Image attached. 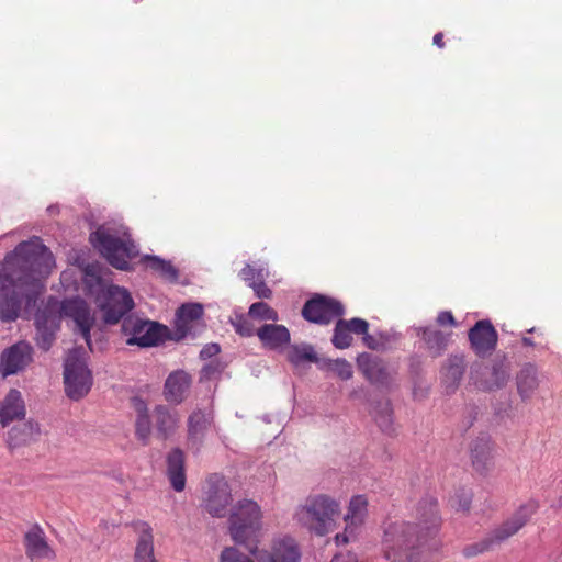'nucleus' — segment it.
I'll return each instance as SVG.
<instances>
[{
  "label": "nucleus",
  "instance_id": "nucleus-1",
  "mask_svg": "<svg viewBox=\"0 0 562 562\" xmlns=\"http://www.w3.org/2000/svg\"><path fill=\"white\" fill-rule=\"evenodd\" d=\"M54 257L38 237L20 243L0 262V321L14 322L22 305H35L42 290L41 279L47 277Z\"/></svg>",
  "mask_w": 562,
  "mask_h": 562
},
{
  "label": "nucleus",
  "instance_id": "nucleus-2",
  "mask_svg": "<svg viewBox=\"0 0 562 562\" xmlns=\"http://www.w3.org/2000/svg\"><path fill=\"white\" fill-rule=\"evenodd\" d=\"M441 526L438 502L431 496L422 498L415 510V521L390 522L383 532L382 554L390 562H427L426 547Z\"/></svg>",
  "mask_w": 562,
  "mask_h": 562
},
{
  "label": "nucleus",
  "instance_id": "nucleus-3",
  "mask_svg": "<svg viewBox=\"0 0 562 562\" xmlns=\"http://www.w3.org/2000/svg\"><path fill=\"white\" fill-rule=\"evenodd\" d=\"M105 324L114 325L122 319V333L127 336L126 344L139 347L157 346L164 340L166 327L156 322L144 321L127 315L134 302L127 290L119 285H109L104 301L99 304Z\"/></svg>",
  "mask_w": 562,
  "mask_h": 562
},
{
  "label": "nucleus",
  "instance_id": "nucleus-4",
  "mask_svg": "<svg viewBox=\"0 0 562 562\" xmlns=\"http://www.w3.org/2000/svg\"><path fill=\"white\" fill-rule=\"evenodd\" d=\"M262 513L252 499H240L231 509L229 535L235 543L245 546L255 555L258 550L257 535L261 528Z\"/></svg>",
  "mask_w": 562,
  "mask_h": 562
},
{
  "label": "nucleus",
  "instance_id": "nucleus-5",
  "mask_svg": "<svg viewBox=\"0 0 562 562\" xmlns=\"http://www.w3.org/2000/svg\"><path fill=\"white\" fill-rule=\"evenodd\" d=\"M339 503L325 494L310 495L294 514L296 521L317 536H326L335 526Z\"/></svg>",
  "mask_w": 562,
  "mask_h": 562
},
{
  "label": "nucleus",
  "instance_id": "nucleus-6",
  "mask_svg": "<svg viewBox=\"0 0 562 562\" xmlns=\"http://www.w3.org/2000/svg\"><path fill=\"white\" fill-rule=\"evenodd\" d=\"M538 507V502L535 499H530L522 504L510 518L494 528L483 539L467 544L462 549L463 555L465 558H473L493 550L495 547L516 535L528 522L531 516L537 512Z\"/></svg>",
  "mask_w": 562,
  "mask_h": 562
},
{
  "label": "nucleus",
  "instance_id": "nucleus-7",
  "mask_svg": "<svg viewBox=\"0 0 562 562\" xmlns=\"http://www.w3.org/2000/svg\"><path fill=\"white\" fill-rule=\"evenodd\" d=\"M89 239L106 261L119 270H130V260L138 254L136 245L131 239H122L104 227L92 232Z\"/></svg>",
  "mask_w": 562,
  "mask_h": 562
},
{
  "label": "nucleus",
  "instance_id": "nucleus-8",
  "mask_svg": "<svg viewBox=\"0 0 562 562\" xmlns=\"http://www.w3.org/2000/svg\"><path fill=\"white\" fill-rule=\"evenodd\" d=\"M64 384L66 395L74 401L86 396L92 386V374L77 350L67 356L64 363Z\"/></svg>",
  "mask_w": 562,
  "mask_h": 562
},
{
  "label": "nucleus",
  "instance_id": "nucleus-9",
  "mask_svg": "<svg viewBox=\"0 0 562 562\" xmlns=\"http://www.w3.org/2000/svg\"><path fill=\"white\" fill-rule=\"evenodd\" d=\"M202 316V304H182L176 312L173 339L179 341L186 338L195 339L198 336H200L205 329V323Z\"/></svg>",
  "mask_w": 562,
  "mask_h": 562
},
{
  "label": "nucleus",
  "instance_id": "nucleus-10",
  "mask_svg": "<svg viewBox=\"0 0 562 562\" xmlns=\"http://www.w3.org/2000/svg\"><path fill=\"white\" fill-rule=\"evenodd\" d=\"M344 314L345 307L341 302L322 294H315L307 300L302 308L304 319L318 325H328Z\"/></svg>",
  "mask_w": 562,
  "mask_h": 562
},
{
  "label": "nucleus",
  "instance_id": "nucleus-11",
  "mask_svg": "<svg viewBox=\"0 0 562 562\" xmlns=\"http://www.w3.org/2000/svg\"><path fill=\"white\" fill-rule=\"evenodd\" d=\"M207 490L205 492L204 507L212 516L223 518L228 513L231 505L232 488L224 476L214 473L207 477Z\"/></svg>",
  "mask_w": 562,
  "mask_h": 562
},
{
  "label": "nucleus",
  "instance_id": "nucleus-12",
  "mask_svg": "<svg viewBox=\"0 0 562 562\" xmlns=\"http://www.w3.org/2000/svg\"><path fill=\"white\" fill-rule=\"evenodd\" d=\"M60 316L72 319L77 330L80 333L85 341L91 347V328L95 323L94 316L88 303L79 296L66 299L59 302Z\"/></svg>",
  "mask_w": 562,
  "mask_h": 562
},
{
  "label": "nucleus",
  "instance_id": "nucleus-13",
  "mask_svg": "<svg viewBox=\"0 0 562 562\" xmlns=\"http://www.w3.org/2000/svg\"><path fill=\"white\" fill-rule=\"evenodd\" d=\"M214 423V413L210 407L195 408L187 420V446L198 454L203 446L205 435Z\"/></svg>",
  "mask_w": 562,
  "mask_h": 562
},
{
  "label": "nucleus",
  "instance_id": "nucleus-14",
  "mask_svg": "<svg viewBox=\"0 0 562 562\" xmlns=\"http://www.w3.org/2000/svg\"><path fill=\"white\" fill-rule=\"evenodd\" d=\"M33 361V347L24 341H18L5 348L0 355V373L2 376L18 374L24 371Z\"/></svg>",
  "mask_w": 562,
  "mask_h": 562
},
{
  "label": "nucleus",
  "instance_id": "nucleus-15",
  "mask_svg": "<svg viewBox=\"0 0 562 562\" xmlns=\"http://www.w3.org/2000/svg\"><path fill=\"white\" fill-rule=\"evenodd\" d=\"M468 338L473 352L486 358L496 349L498 334L490 319H481L469 329Z\"/></svg>",
  "mask_w": 562,
  "mask_h": 562
},
{
  "label": "nucleus",
  "instance_id": "nucleus-16",
  "mask_svg": "<svg viewBox=\"0 0 562 562\" xmlns=\"http://www.w3.org/2000/svg\"><path fill=\"white\" fill-rule=\"evenodd\" d=\"M357 366L371 384L386 389L391 387L396 371L390 370L381 358L362 352L357 357Z\"/></svg>",
  "mask_w": 562,
  "mask_h": 562
},
{
  "label": "nucleus",
  "instance_id": "nucleus-17",
  "mask_svg": "<svg viewBox=\"0 0 562 562\" xmlns=\"http://www.w3.org/2000/svg\"><path fill=\"white\" fill-rule=\"evenodd\" d=\"M368 501L363 495L353 496L350 499L348 512L345 516L346 527L344 532L337 533L335 537L337 544H346L353 539L358 529L364 522L367 517Z\"/></svg>",
  "mask_w": 562,
  "mask_h": 562
},
{
  "label": "nucleus",
  "instance_id": "nucleus-18",
  "mask_svg": "<svg viewBox=\"0 0 562 562\" xmlns=\"http://www.w3.org/2000/svg\"><path fill=\"white\" fill-rule=\"evenodd\" d=\"M467 370V360L463 352L451 353L440 368V382L446 393H454L461 384Z\"/></svg>",
  "mask_w": 562,
  "mask_h": 562
},
{
  "label": "nucleus",
  "instance_id": "nucleus-19",
  "mask_svg": "<svg viewBox=\"0 0 562 562\" xmlns=\"http://www.w3.org/2000/svg\"><path fill=\"white\" fill-rule=\"evenodd\" d=\"M369 330V323L359 317L351 319L339 318L334 327L331 344L337 349H346L352 345L353 338L351 334H364Z\"/></svg>",
  "mask_w": 562,
  "mask_h": 562
},
{
  "label": "nucleus",
  "instance_id": "nucleus-20",
  "mask_svg": "<svg viewBox=\"0 0 562 562\" xmlns=\"http://www.w3.org/2000/svg\"><path fill=\"white\" fill-rule=\"evenodd\" d=\"M25 553L29 559L54 560L55 551L49 547L43 528L35 524L24 535Z\"/></svg>",
  "mask_w": 562,
  "mask_h": 562
},
{
  "label": "nucleus",
  "instance_id": "nucleus-21",
  "mask_svg": "<svg viewBox=\"0 0 562 562\" xmlns=\"http://www.w3.org/2000/svg\"><path fill=\"white\" fill-rule=\"evenodd\" d=\"M261 345L269 350H282L290 344L291 334L284 325L265 324L256 331Z\"/></svg>",
  "mask_w": 562,
  "mask_h": 562
},
{
  "label": "nucleus",
  "instance_id": "nucleus-22",
  "mask_svg": "<svg viewBox=\"0 0 562 562\" xmlns=\"http://www.w3.org/2000/svg\"><path fill=\"white\" fill-rule=\"evenodd\" d=\"M493 443L488 435H481L472 441L470 456L474 470L480 474H486L492 465Z\"/></svg>",
  "mask_w": 562,
  "mask_h": 562
},
{
  "label": "nucleus",
  "instance_id": "nucleus-23",
  "mask_svg": "<svg viewBox=\"0 0 562 562\" xmlns=\"http://www.w3.org/2000/svg\"><path fill=\"white\" fill-rule=\"evenodd\" d=\"M25 403L20 391L11 389L0 404V425L9 426L13 420L25 417Z\"/></svg>",
  "mask_w": 562,
  "mask_h": 562
},
{
  "label": "nucleus",
  "instance_id": "nucleus-24",
  "mask_svg": "<svg viewBox=\"0 0 562 562\" xmlns=\"http://www.w3.org/2000/svg\"><path fill=\"white\" fill-rule=\"evenodd\" d=\"M135 532L138 535L134 562H159L154 552L153 529L146 521L134 524Z\"/></svg>",
  "mask_w": 562,
  "mask_h": 562
},
{
  "label": "nucleus",
  "instance_id": "nucleus-25",
  "mask_svg": "<svg viewBox=\"0 0 562 562\" xmlns=\"http://www.w3.org/2000/svg\"><path fill=\"white\" fill-rule=\"evenodd\" d=\"M418 336L424 341L429 357L436 359L447 350L452 333H445L434 327H423L418 330Z\"/></svg>",
  "mask_w": 562,
  "mask_h": 562
},
{
  "label": "nucleus",
  "instance_id": "nucleus-26",
  "mask_svg": "<svg viewBox=\"0 0 562 562\" xmlns=\"http://www.w3.org/2000/svg\"><path fill=\"white\" fill-rule=\"evenodd\" d=\"M167 476L172 488L181 492L186 487L184 453L180 448H173L167 454Z\"/></svg>",
  "mask_w": 562,
  "mask_h": 562
},
{
  "label": "nucleus",
  "instance_id": "nucleus-27",
  "mask_svg": "<svg viewBox=\"0 0 562 562\" xmlns=\"http://www.w3.org/2000/svg\"><path fill=\"white\" fill-rule=\"evenodd\" d=\"M302 553L296 541L288 536L273 540L269 562H301Z\"/></svg>",
  "mask_w": 562,
  "mask_h": 562
},
{
  "label": "nucleus",
  "instance_id": "nucleus-28",
  "mask_svg": "<svg viewBox=\"0 0 562 562\" xmlns=\"http://www.w3.org/2000/svg\"><path fill=\"white\" fill-rule=\"evenodd\" d=\"M131 404L136 413L135 436L143 446H147L150 441L153 416L148 413L146 402L139 396L132 397Z\"/></svg>",
  "mask_w": 562,
  "mask_h": 562
},
{
  "label": "nucleus",
  "instance_id": "nucleus-29",
  "mask_svg": "<svg viewBox=\"0 0 562 562\" xmlns=\"http://www.w3.org/2000/svg\"><path fill=\"white\" fill-rule=\"evenodd\" d=\"M191 385V376L183 370L170 373L165 382V397L168 402L180 404Z\"/></svg>",
  "mask_w": 562,
  "mask_h": 562
},
{
  "label": "nucleus",
  "instance_id": "nucleus-30",
  "mask_svg": "<svg viewBox=\"0 0 562 562\" xmlns=\"http://www.w3.org/2000/svg\"><path fill=\"white\" fill-rule=\"evenodd\" d=\"M153 418L156 428V435L159 439L166 440L170 438L179 423L178 415L165 405H157L153 411Z\"/></svg>",
  "mask_w": 562,
  "mask_h": 562
},
{
  "label": "nucleus",
  "instance_id": "nucleus-31",
  "mask_svg": "<svg viewBox=\"0 0 562 562\" xmlns=\"http://www.w3.org/2000/svg\"><path fill=\"white\" fill-rule=\"evenodd\" d=\"M60 322L61 316L59 301L55 297H49L46 304L36 312L35 326H44L58 331L60 328Z\"/></svg>",
  "mask_w": 562,
  "mask_h": 562
},
{
  "label": "nucleus",
  "instance_id": "nucleus-32",
  "mask_svg": "<svg viewBox=\"0 0 562 562\" xmlns=\"http://www.w3.org/2000/svg\"><path fill=\"white\" fill-rule=\"evenodd\" d=\"M517 391L525 401L530 398L539 386L538 370L535 364L526 363L516 378Z\"/></svg>",
  "mask_w": 562,
  "mask_h": 562
},
{
  "label": "nucleus",
  "instance_id": "nucleus-33",
  "mask_svg": "<svg viewBox=\"0 0 562 562\" xmlns=\"http://www.w3.org/2000/svg\"><path fill=\"white\" fill-rule=\"evenodd\" d=\"M40 435V426L37 423L27 422L19 427H13L9 431V441L13 447L26 445L36 439Z\"/></svg>",
  "mask_w": 562,
  "mask_h": 562
},
{
  "label": "nucleus",
  "instance_id": "nucleus-34",
  "mask_svg": "<svg viewBox=\"0 0 562 562\" xmlns=\"http://www.w3.org/2000/svg\"><path fill=\"white\" fill-rule=\"evenodd\" d=\"M143 260L147 267L156 272L159 277L170 282H176L179 278L178 269L168 260L158 256H145Z\"/></svg>",
  "mask_w": 562,
  "mask_h": 562
},
{
  "label": "nucleus",
  "instance_id": "nucleus-35",
  "mask_svg": "<svg viewBox=\"0 0 562 562\" xmlns=\"http://www.w3.org/2000/svg\"><path fill=\"white\" fill-rule=\"evenodd\" d=\"M286 359L291 364L299 367L304 362L317 360V353L312 345L302 342L290 347Z\"/></svg>",
  "mask_w": 562,
  "mask_h": 562
},
{
  "label": "nucleus",
  "instance_id": "nucleus-36",
  "mask_svg": "<svg viewBox=\"0 0 562 562\" xmlns=\"http://www.w3.org/2000/svg\"><path fill=\"white\" fill-rule=\"evenodd\" d=\"M248 316L259 321H279V314L265 302L252 303L248 310Z\"/></svg>",
  "mask_w": 562,
  "mask_h": 562
},
{
  "label": "nucleus",
  "instance_id": "nucleus-37",
  "mask_svg": "<svg viewBox=\"0 0 562 562\" xmlns=\"http://www.w3.org/2000/svg\"><path fill=\"white\" fill-rule=\"evenodd\" d=\"M83 282L90 292H93L102 284L100 267L97 263H88L83 268Z\"/></svg>",
  "mask_w": 562,
  "mask_h": 562
},
{
  "label": "nucleus",
  "instance_id": "nucleus-38",
  "mask_svg": "<svg viewBox=\"0 0 562 562\" xmlns=\"http://www.w3.org/2000/svg\"><path fill=\"white\" fill-rule=\"evenodd\" d=\"M231 324L235 331L243 337H251L257 331L249 316L243 314L235 315V317L231 319Z\"/></svg>",
  "mask_w": 562,
  "mask_h": 562
},
{
  "label": "nucleus",
  "instance_id": "nucleus-39",
  "mask_svg": "<svg viewBox=\"0 0 562 562\" xmlns=\"http://www.w3.org/2000/svg\"><path fill=\"white\" fill-rule=\"evenodd\" d=\"M375 422L382 431L390 434L392 431V407L390 402L380 405L375 413Z\"/></svg>",
  "mask_w": 562,
  "mask_h": 562
},
{
  "label": "nucleus",
  "instance_id": "nucleus-40",
  "mask_svg": "<svg viewBox=\"0 0 562 562\" xmlns=\"http://www.w3.org/2000/svg\"><path fill=\"white\" fill-rule=\"evenodd\" d=\"M35 341L37 347L43 351H48L56 339L57 331L46 328L44 326H35Z\"/></svg>",
  "mask_w": 562,
  "mask_h": 562
},
{
  "label": "nucleus",
  "instance_id": "nucleus-41",
  "mask_svg": "<svg viewBox=\"0 0 562 562\" xmlns=\"http://www.w3.org/2000/svg\"><path fill=\"white\" fill-rule=\"evenodd\" d=\"M224 369L225 364L222 361L217 359L212 360L202 367L200 372V380L210 381L213 379H217L222 374Z\"/></svg>",
  "mask_w": 562,
  "mask_h": 562
},
{
  "label": "nucleus",
  "instance_id": "nucleus-42",
  "mask_svg": "<svg viewBox=\"0 0 562 562\" xmlns=\"http://www.w3.org/2000/svg\"><path fill=\"white\" fill-rule=\"evenodd\" d=\"M509 379V372L503 363H495L492 367V382L490 389H501L505 386Z\"/></svg>",
  "mask_w": 562,
  "mask_h": 562
},
{
  "label": "nucleus",
  "instance_id": "nucleus-43",
  "mask_svg": "<svg viewBox=\"0 0 562 562\" xmlns=\"http://www.w3.org/2000/svg\"><path fill=\"white\" fill-rule=\"evenodd\" d=\"M220 562H255L249 555L235 547H226L220 554Z\"/></svg>",
  "mask_w": 562,
  "mask_h": 562
},
{
  "label": "nucleus",
  "instance_id": "nucleus-44",
  "mask_svg": "<svg viewBox=\"0 0 562 562\" xmlns=\"http://www.w3.org/2000/svg\"><path fill=\"white\" fill-rule=\"evenodd\" d=\"M331 372L336 373L341 380H349L353 374L351 364L344 358L334 360Z\"/></svg>",
  "mask_w": 562,
  "mask_h": 562
},
{
  "label": "nucleus",
  "instance_id": "nucleus-45",
  "mask_svg": "<svg viewBox=\"0 0 562 562\" xmlns=\"http://www.w3.org/2000/svg\"><path fill=\"white\" fill-rule=\"evenodd\" d=\"M453 499L458 509L467 512L470 509L472 503V493L470 491H465L464 488L459 490L456 492Z\"/></svg>",
  "mask_w": 562,
  "mask_h": 562
},
{
  "label": "nucleus",
  "instance_id": "nucleus-46",
  "mask_svg": "<svg viewBox=\"0 0 562 562\" xmlns=\"http://www.w3.org/2000/svg\"><path fill=\"white\" fill-rule=\"evenodd\" d=\"M249 286L259 299H270L272 295L271 289L265 283V281H252L249 283Z\"/></svg>",
  "mask_w": 562,
  "mask_h": 562
},
{
  "label": "nucleus",
  "instance_id": "nucleus-47",
  "mask_svg": "<svg viewBox=\"0 0 562 562\" xmlns=\"http://www.w3.org/2000/svg\"><path fill=\"white\" fill-rule=\"evenodd\" d=\"M221 351V347L216 342L206 344L200 351V358L202 360H207L216 355H218Z\"/></svg>",
  "mask_w": 562,
  "mask_h": 562
},
{
  "label": "nucleus",
  "instance_id": "nucleus-48",
  "mask_svg": "<svg viewBox=\"0 0 562 562\" xmlns=\"http://www.w3.org/2000/svg\"><path fill=\"white\" fill-rule=\"evenodd\" d=\"M361 335L363 344L371 350H378L384 346V341L379 340L375 336L370 335L368 331Z\"/></svg>",
  "mask_w": 562,
  "mask_h": 562
},
{
  "label": "nucleus",
  "instance_id": "nucleus-49",
  "mask_svg": "<svg viewBox=\"0 0 562 562\" xmlns=\"http://www.w3.org/2000/svg\"><path fill=\"white\" fill-rule=\"evenodd\" d=\"M436 321H437L438 325H440V326H451V327H456L457 326V322H456L452 313L449 312V311L440 312L437 315V319Z\"/></svg>",
  "mask_w": 562,
  "mask_h": 562
},
{
  "label": "nucleus",
  "instance_id": "nucleus-50",
  "mask_svg": "<svg viewBox=\"0 0 562 562\" xmlns=\"http://www.w3.org/2000/svg\"><path fill=\"white\" fill-rule=\"evenodd\" d=\"M240 276L245 281H249V283H250V282L255 281V277L257 276V270L254 267H251L250 265H246L241 269Z\"/></svg>",
  "mask_w": 562,
  "mask_h": 562
},
{
  "label": "nucleus",
  "instance_id": "nucleus-51",
  "mask_svg": "<svg viewBox=\"0 0 562 562\" xmlns=\"http://www.w3.org/2000/svg\"><path fill=\"white\" fill-rule=\"evenodd\" d=\"M318 366L321 370L331 371L334 367V360L329 358H318L317 360L313 361Z\"/></svg>",
  "mask_w": 562,
  "mask_h": 562
},
{
  "label": "nucleus",
  "instance_id": "nucleus-52",
  "mask_svg": "<svg viewBox=\"0 0 562 562\" xmlns=\"http://www.w3.org/2000/svg\"><path fill=\"white\" fill-rule=\"evenodd\" d=\"M330 562H358L356 554L353 553H345V554H336Z\"/></svg>",
  "mask_w": 562,
  "mask_h": 562
},
{
  "label": "nucleus",
  "instance_id": "nucleus-53",
  "mask_svg": "<svg viewBox=\"0 0 562 562\" xmlns=\"http://www.w3.org/2000/svg\"><path fill=\"white\" fill-rule=\"evenodd\" d=\"M432 42L434 44L439 47V48H443L445 47V42H443V34L441 32H438L434 35V38H432Z\"/></svg>",
  "mask_w": 562,
  "mask_h": 562
},
{
  "label": "nucleus",
  "instance_id": "nucleus-54",
  "mask_svg": "<svg viewBox=\"0 0 562 562\" xmlns=\"http://www.w3.org/2000/svg\"><path fill=\"white\" fill-rule=\"evenodd\" d=\"M521 341H522V344L525 346H528V347H533L535 346L533 340L531 338H529V337H522Z\"/></svg>",
  "mask_w": 562,
  "mask_h": 562
},
{
  "label": "nucleus",
  "instance_id": "nucleus-55",
  "mask_svg": "<svg viewBox=\"0 0 562 562\" xmlns=\"http://www.w3.org/2000/svg\"><path fill=\"white\" fill-rule=\"evenodd\" d=\"M415 361H417V366L419 364V361L417 360V358H412L411 359V368H414Z\"/></svg>",
  "mask_w": 562,
  "mask_h": 562
},
{
  "label": "nucleus",
  "instance_id": "nucleus-56",
  "mask_svg": "<svg viewBox=\"0 0 562 562\" xmlns=\"http://www.w3.org/2000/svg\"><path fill=\"white\" fill-rule=\"evenodd\" d=\"M48 211L55 212V209H53V206H48Z\"/></svg>",
  "mask_w": 562,
  "mask_h": 562
},
{
  "label": "nucleus",
  "instance_id": "nucleus-57",
  "mask_svg": "<svg viewBox=\"0 0 562 562\" xmlns=\"http://www.w3.org/2000/svg\"><path fill=\"white\" fill-rule=\"evenodd\" d=\"M48 211L55 212V209H53V206H48Z\"/></svg>",
  "mask_w": 562,
  "mask_h": 562
},
{
  "label": "nucleus",
  "instance_id": "nucleus-58",
  "mask_svg": "<svg viewBox=\"0 0 562 562\" xmlns=\"http://www.w3.org/2000/svg\"><path fill=\"white\" fill-rule=\"evenodd\" d=\"M527 331H528V333H533V331H535V328L532 327V328L528 329Z\"/></svg>",
  "mask_w": 562,
  "mask_h": 562
},
{
  "label": "nucleus",
  "instance_id": "nucleus-59",
  "mask_svg": "<svg viewBox=\"0 0 562 562\" xmlns=\"http://www.w3.org/2000/svg\"><path fill=\"white\" fill-rule=\"evenodd\" d=\"M380 338L383 339V340L385 339L383 334H380Z\"/></svg>",
  "mask_w": 562,
  "mask_h": 562
},
{
  "label": "nucleus",
  "instance_id": "nucleus-60",
  "mask_svg": "<svg viewBox=\"0 0 562 562\" xmlns=\"http://www.w3.org/2000/svg\"><path fill=\"white\" fill-rule=\"evenodd\" d=\"M140 1H142V0H134V3H138V2H140Z\"/></svg>",
  "mask_w": 562,
  "mask_h": 562
}]
</instances>
